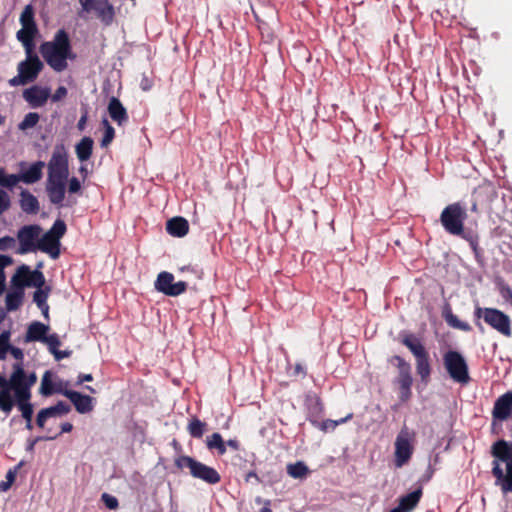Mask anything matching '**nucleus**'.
<instances>
[{"label":"nucleus","mask_w":512,"mask_h":512,"mask_svg":"<svg viewBox=\"0 0 512 512\" xmlns=\"http://www.w3.org/2000/svg\"><path fill=\"white\" fill-rule=\"evenodd\" d=\"M36 382V373L25 369L22 360L13 364L8 379L0 374V410L9 414L14 407L13 399L31 398V389Z\"/></svg>","instance_id":"nucleus-1"},{"label":"nucleus","mask_w":512,"mask_h":512,"mask_svg":"<svg viewBox=\"0 0 512 512\" xmlns=\"http://www.w3.org/2000/svg\"><path fill=\"white\" fill-rule=\"evenodd\" d=\"M69 176L68 153L64 145H57L48 162L46 191L50 201L60 204L65 198V189Z\"/></svg>","instance_id":"nucleus-2"},{"label":"nucleus","mask_w":512,"mask_h":512,"mask_svg":"<svg viewBox=\"0 0 512 512\" xmlns=\"http://www.w3.org/2000/svg\"><path fill=\"white\" fill-rule=\"evenodd\" d=\"M493 474L503 493L512 492V443L500 440L492 447Z\"/></svg>","instance_id":"nucleus-3"},{"label":"nucleus","mask_w":512,"mask_h":512,"mask_svg":"<svg viewBox=\"0 0 512 512\" xmlns=\"http://www.w3.org/2000/svg\"><path fill=\"white\" fill-rule=\"evenodd\" d=\"M40 53L47 64H66L67 60H75L68 33L64 29L56 32L52 41L40 46Z\"/></svg>","instance_id":"nucleus-4"},{"label":"nucleus","mask_w":512,"mask_h":512,"mask_svg":"<svg viewBox=\"0 0 512 512\" xmlns=\"http://www.w3.org/2000/svg\"><path fill=\"white\" fill-rule=\"evenodd\" d=\"M415 439V432L407 427H403L397 434L394 442V463L396 467L400 468L409 462L414 452Z\"/></svg>","instance_id":"nucleus-5"},{"label":"nucleus","mask_w":512,"mask_h":512,"mask_svg":"<svg viewBox=\"0 0 512 512\" xmlns=\"http://www.w3.org/2000/svg\"><path fill=\"white\" fill-rule=\"evenodd\" d=\"M66 232V225L62 220H57L49 231L40 235L38 250L56 259L60 255V239Z\"/></svg>","instance_id":"nucleus-6"},{"label":"nucleus","mask_w":512,"mask_h":512,"mask_svg":"<svg viewBox=\"0 0 512 512\" xmlns=\"http://www.w3.org/2000/svg\"><path fill=\"white\" fill-rule=\"evenodd\" d=\"M175 463L180 469H188L193 477L207 483L215 484L220 480V476L216 470L189 456H180L176 459Z\"/></svg>","instance_id":"nucleus-7"},{"label":"nucleus","mask_w":512,"mask_h":512,"mask_svg":"<svg viewBox=\"0 0 512 512\" xmlns=\"http://www.w3.org/2000/svg\"><path fill=\"white\" fill-rule=\"evenodd\" d=\"M78 2L81 6L79 15L94 13L103 25L110 26L113 23L115 9L109 0H78Z\"/></svg>","instance_id":"nucleus-8"},{"label":"nucleus","mask_w":512,"mask_h":512,"mask_svg":"<svg viewBox=\"0 0 512 512\" xmlns=\"http://www.w3.org/2000/svg\"><path fill=\"white\" fill-rule=\"evenodd\" d=\"M466 218L465 209L457 204L448 205L441 213V223L445 230L453 235H460L463 232V224Z\"/></svg>","instance_id":"nucleus-9"},{"label":"nucleus","mask_w":512,"mask_h":512,"mask_svg":"<svg viewBox=\"0 0 512 512\" xmlns=\"http://www.w3.org/2000/svg\"><path fill=\"white\" fill-rule=\"evenodd\" d=\"M45 278L39 269L31 270L27 265H21L11 278L12 286L39 288L44 286Z\"/></svg>","instance_id":"nucleus-10"},{"label":"nucleus","mask_w":512,"mask_h":512,"mask_svg":"<svg viewBox=\"0 0 512 512\" xmlns=\"http://www.w3.org/2000/svg\"><path fill=\"white\" fill-rule=\"evenodd\" d=\"M475 316L484 321L500 333L509 336L511 334L510 319L503 312L492 308L477 307Z\"/></svg>","instance_id":"nucleus-11"},{"label":"nucleus","mask_w":512,"mask_h":512,"mask_svg":"<svg viewBox=\"0 0 512 512\" xmlns=\"http://www.w3.org/2000/svg\"><path fill=\"white\" fill-rule=\"evenodd\" d=\"M42 233V229L38 225H27L19 229L17 239L19 247L18 254H26L38 250V240Z\"/></svg>","instance_id":"nucleus-12"},{"label":"nucleus","mask_w":512,"mask_h":512,"mask_svg":"<svg viewBox=\"0 0 512 512\" xmlns=\"http://www.w3.org/2000/svg\"><path fill=\"white\" fill-rule=\"evenodd\" d=\"M445 367L451 378L460 383L468 381L467 365L464 358L457 352L450 351L444 356Z\"/></svg>","instance_id":"nucleus-13"},{"label":"nucleus","mask_w":512,"mask_h":512,"mask_svg":"<svg viewBox=\"0 0 512 512\" xmlns=\"http://www.w3.org/2000/svg\"><path fill=\"white\" fill-rule=\"evenodd\" d=\"M155 289L167 296H178L185 292L187 284L184 281H175L174 276L169 272H161L155 281Z\"/></svg>","instance_id":"nucleus-14"},{"label":"nucleus","mask_w":512,"mask_h":512,"mask_svg":"<svg viewBox=\"0 0 512 512\" xmlns=\"http://www.w3.org/2000/svg\"><path fill=\"white\" fill-rule=\"evenodd\" d=\"M49 96L50 90L47 87L33 86L23 92V98L33 108L43 106Z\"/></svg>","instance_id":"nucleus-15"},{"label":"nucleus","mask_w":512,"mask_h":512,"mask_svg":"<svg viewBox=\"0 0 512 512\" xmlns=\"http://www.w3.org/2000/svg\"><path fill=\"white\" fill-rule=\"evenodd\" d=\"M70 407L64 402H58L55 406H51L39 411L37 415V424L43 428L50 418H58L69 413Z\"/></svg>","instance_id":"nucleus-16"},{"label":"nucleus","mask_w":512,"mask_h":512,"mask_svg":"<svg viewBox=\"0 0 512 512\" xmlns=\"http://www.w3.org/2000/svg\"><path fill=\"white\" fill-rule=\"evenodd\" d=\"M63 386V382L51 371H46L42 376L39 392L43 396H49L56 392L63 393Z\"/></svg>","instance_id":"nucleus-17"},{"label":"nucleus","mask_w":512,"mask_h":512,"mask_svg":"<svg viewBox=\"0 0 512 512\" xmlns=\"http://www.w3.org/2000/svg\"><path fill=\"white\" fill-rule=\"evenodd\" d=\"M63 394L71 400L76 410L81 413H88L93 410V398L87 395H82L75 391L66 390Z\"/></svg>","instance_id":"nucleus-18"},{"label":"nucleus","mask_w":512,"mask_h":512,"mask_svg":"<svg viewBox=\"0 0 512 512\" xmlns=\"http://www.w3.org/2000/svg\"><path fill=\"white\" fill-rule=\"evenodd\" d=\"M41 66H20L17 76L11 78L9 83L11 86L25 85L37 78Z\"/></svg>","instance_id":"nucleus-19"},{"label":"nucleus","mask_w":512,"mask_h":512,"mask_svg":"<svg viewBox=\"0 0 512 512\" xmlns=\"http://www.w3.org/2000/svg\"><path fill=\"white\" fill-rule=\"evenodd\" d=\"M9 353L17 360V362L23 360V351L10 345V332L4 331L0 334V359H6Z\"/></svg>","instance_id":"nucleus-20"},{"label":"nucleus","mask_w":512,"mask_h":512,"mask_svg":"<svg viewBox=\"0 0 512 512\" xmlns=\"http://www.w3.org/2000/svg\"><path fill=\"white\" fill-rule=\"evenodd\" d=\"M512 409V393H506L499 397L493 409V416L499 420H505L509 417Z\"/></svg>","instance_id":"nucleus-21"},{"label":"nucleus","mask_w":512,"mask_h":512,"mask_svg":"<svg viewBox=\"0 0 512 512\" xmlns=\"http://www.w3.org/2000/svg\"><path fill=\"white\" fill-rule=\"evenodd\" d=\"M45 164L38 161L31 164L26 170H23L20 175V180L26 184H33L39 181L42 177V171Z\"/></svg>","instance_id":"nucleus-22"},{"label":"nucleus","mask_w":512,"mask_h":512,"mask_svg":"<svg viewBox=\"0 0 512 512\" xmlns=\"http://www.w3.org/2000/svg\"><path fill=\"white\" fill-rule=\"evenodd\" d=\"M166 229L174 237H183L188 233L189 224L182 217H174L167 222Z\"/></svg>","instance_id":"nucleus-23"},{"label":"nucleus","mask_w":512,"mask_h":512,"mask_svg":"<svg viewBox=\"0 0 512 512\" xmlns=\"http://www.w3.org/2000/svg\"><path fill=\"white\" fill-rule=\"evenodd\" d=\"M398 384L400 388V398L403 401H407L411 395L412 378L409 374L408 365L404 364L401 370Z\"/></svg>","instance_id":"nucleus-24"},{"label":"nucleus","mask_w":512,"mask_h":512,"mask_svg":"<svg viewBox=\"0 0 512 512\" xmlns=\"http://www.w3.org/2000/svg\"><path fill=\"white\" fill-rule=\"evenodd\" d=\"M108 113L110 117L116 121L119 125L123 124L127 120V112L121 102L112 97L108 104Z\"/></svg>","instance_id":"nucleus-25"},{"label":"nucleus","mask_w":512,"mask_h":512,"mask_svg":"<svg viewBox=\"0 0 512 512\" xmlns=\"http://www.w3.org/2000/svg\"><path fill=\"white\" fill-rule=\"evenodd\" d=\"M94 141L90 137H83L75 146L77 158L81 162L87 161L93 151Z\"/></svg>","instance_id":"nucleus-26"},{"label":"nucleus","mask_w":512,"mask_h":512,"mask_svg":"<svg viewBox=\"0 0 512 512\" xmlns=\"http://www.w3.org/2000/svg\"><path fill=\"white\" fill-rule=\"evenodd\" d=\"M48 331L49 326L40 322H33L28 327L26 341L43 342L45 335L47 334Z\"/></svg>","instance_id":"nucleus-27"},{"label":"nucleus","mask_w":512,"mask_h":512,"mask_svg":"<svg viewBox=\"0 0 512 512\" xmlns=\"http://www.w3.org/2000/svg\"><path fill=\"white\" fill-rule=\"evenodd\" d=\"M24 298V290L18 286H12V289L6 295V308L9 311L18 309Z\"/></svg>","instance_id":"nucleus-28"},{"label":"nucleus","mask_w":512,"mask_h":512,"mask_svg":"<svg viewBox=\"0 0 512 512\" xmlns=\"http://www.w3.org/2000/svg\"><path fill=\"white\" fill-rule=\"evenodd\" d=\"M421 497V490H416L408 495L402 497L399 501L397 509H400L401 512H410L412 511L416 505L418 504Z\"/></svg>","instance_id":"nucleus-29"},{"label":"nucleus","mask_w":512,"mask_h":512,"mask_svg":"<svg viewBox=\"0 0 512 512\" xmlns=\"http://www.w3.org/2000/svg\"><path fill=\"white\" fill-rule=\"evenodd\" d=\"M49 294L48 288L39 287L34 293V302L41 310L44 317L48 318L49 306L47 304V298Z\"/></svg>","instance_id":"nucleus-30"},{"label":"nucleus","mask_w":512,"mask_h":512,"mask_svg":"<svg viewBox=\"0 0 512 512\" xmlns=\"http://www.w3.org/2000/svg\"><path fill=\"white\" fill-rule=\"evenodd\" d=\"M403 343L410 349L416 359L426 355L423 345L416 337L407 335L403 338Z\"/></svg>","instance_id":"nucleus-31"},{"label":"nucleus","mask_w":512,"mask_h":512,"mask_svg":"<svg viewBox=\"0 0 512 512\" xmlns=\"http://www.w3.org/2000/svg\"><path fill=\"white\" fill-rule=\"evenodd\" d=\"M14 405L18 407V409L21 411L22 417L27 421L30 422L33 415V406L30 402L31 398H17L13 399Z\"/></svg>","instance_id":"nucleus-32"},{"label":"nucleus","mask_w":512,"mask_h":512,"mask_svg":"<svg viewBox=\"0 0 512 512\" xmlns=\"http://www.w3.org/2000/svg\"><path fill=\"white\" fill-rule=\"evenodd\" d=\"M20 204L25 212L33 213L38 210V200L27 191L21 193Z\"/></svg>","instance_id":"nucleus-33"},{"label":"nucleus","mask_w":512,"mask_h":512,"mask_svg":"<svg viewBox=\"0 0 512 512\" xmlns=\"http://www.w3.org/2000/svg\"><path fill=\"white\" fill-rule=\"evenodd\" d=\"M443 316H444L446 322L448 323V325L455 329H459L462 331H469L471 329V327L468 323L461 321L449 309L444 311Z\"/></svg>","instance_id":"nucleus-34"},{"label":"nucleus","mask_w":512,"mask_h":512,"mask_svg":"<svg viewBox=\"0 0 512 512\" xmlns=\"http://www.w3.org/2000/svg\"><path fill=\"white\" fill-rule=\"evenodd\" d=\"M37 27H22L17 32V39L23 43L25 47H30L32 45L34 36L37 33Z\"/></svg>","instance_id":"nucleus-35"},{"label":"nucleus","mask_w":512,"mask_h":512,"mask_svg":"<svg viewBox=\"0 0 512 512\" xmlns=\"http://www.w3.org/2000/svg\"><path fill=\"white\" fill-rule=\"evenodd\" d=\"M34 15L33 6L31 4L26 5L20 15V23L22 27H37Z\"/></svg>","instance_id":"nucleus-36"},{"label":"nucleus","mask_w":512,"mask_h":512,"mask_svg":"<svg viewBox=\"0 0 512 512\" xmlns=\"http://www.w3.org/2000/svg\"><path fill=\"white\" fill-rule=\"evenodd\" d=\"M206 445L209 449H217L218 453L221 455L226 452V444L219 433H213L211 436L207 437Z\"/></svg>","instance_id":"nucleus-37"},{"label":"nucleus","mask_w":512,"mask_h":512,"mask_svg":"<svg viewBox=\"0 0 512 512\" xmlns=\"http://www.w3.org/2000/svg\"><path fill=\"white\" fill-rule=\"evenodd\" d=\"M287 473L294 479H303L308 475V468L304 463L297 462L287 466Z\"/></svg>","instance_id":"nucleus-38"},{"label":"nucleus","mask_w":512,"mask_h":512,"mask_svg":"<svg viewBox=\"0 0 512 512\" xmlns=\"http://www.w3.org/2000/svg\"><path fill=\"white\" fill-rule=\"evenodd\" d=\"M12 262L13 260L10 256L0 254V295L5 291L6 287V275L4 270L11 265Z\"/></svg>","instance_id":"nucleus-39"},{"label":"nucleus","mask_w":512,"mask_h":512,"mask_svg":"<svg viewBox=\"0 0 512 512\" xmlns=\"http://www.w3.org/2000/svg\"><path fill=\"white\" fill-rule=\"evenodd\" d=\"M417 360V373L423 381H426L430 375V366L427 358V354L419 357Z\"/></svg>","instance_id":"nucleus-40"},{"label":"nucleus","mask_w":512,"mask_h":512,"mask_svg":"<svg viewBox=\"0 0 512 512\" xmlns=\"http://www.w3.org/2000/svg\"><path fill=\"white\" fill-rule=\"evenodd\" d=\"M102 126H103V129H104V135H103V138L101 140V146L102 147H107L113 141V139H114L115 130L110 125V123L108 122L107 119H103L102 120Z\"/></svg>","instance_id":"nucleus-41"},{"label":"nucleus","mask_w":512,"mask_h":512,"mask_svg":"<svg viewBox=\"0 0 512 512\" xmlns=\"http://www.w3.org/2000/svg\"><path fill=\"white\" fill-rule=\"evenodd\" d=\"M20 466H21V464H19L14 469H10L7 472L6 480L0 482V492H6L7 490L10 489V487L12 486V484L14 483V481L16 479V476H17V473H18V470H19Z\"/></svg>","instance_id":"nucleus-42"},{"label":"nucleus","mask_w":512,"mask_h":512,"mask_svg":"<svg viewBox=\"0 0 512 512\" xmlns=\"http://www.w3.org/2000/svg\"><path fill=\"white\" fill-rule=\"evenodd\" d=\"M351 418V414L346 416L345 418H341L340 420H325L320 424V429L324 432L333 431L339 424L345 423L348 419Z\"/></svg>","instance_id":"nucleus-43"},{"label":"nucleus","mask_w":512,"mask_h":512,"mask_svg":"<svg viewBox=\"0 0 512 512\" xmlns=\"http://www.w3.org/2000/svg\"><path fill=\"white\" fill-rule=\"evenodd\" d=\"M205 424L198 419H193L188 426V430L193 437H201L204 433Z\"/></svg>","instance_id":"nucleus-44"},{"label":"nucleus","mask_w":512,"mask_h":512,"mask_svg":"<svg viewBox=\"0 0 512 512\" xmlns=\"http://www.w3.org/2000/svg\"><path fill=\"white\" fill-rule=\"evenodd\" d=\"M39 121V115L37 113H28L23 121L19 124V128L21 130H26V129H29V128H32L34 127L37 122Z\"/></svg>","instance_id":"nucleus-45"},{"label":"nucleus","mask_w":512,"mask_h":512,"mask_svg":"<svg viewBox=\"0 0 512 512\" xmlns=\"http://www.w3.org/2000/svg\"><path fill=\"white\" fill-rule=\"evenodd\" d=\"M16 248V240L11 236L0 237V251H9Z\"/></svg>","instance_id":"nucleus-46"},{"label":"nucleus","mask_w":512,"mask_h":512,"mask_svg":"<svg viewBox=\"0 0 512 512\" xmlns=\"http://www.w3.org/2000/svg\"><path fill=\"white\" fill-rule=\"evenodd\" d=\"M43 343H45L49 347L50 351L58 348L61 344L59 337L56 334H46Z\"/></svg>","instance_id":"nucleus-47"},{"label":"nucleus","mask_w":512,"mask_h":512,"mask_svg":"<svg viewBox=\"0 0 512 512\" xmlns=\"http://www.w3.org/2000/svg\"><path fill=\"white\" fill-rule=\"evenodd\" d=\"M102 500L107 508L113 509V510L118 508V500L116 497H114L110 494L104 493L102 495Z\"/></svg>","instance_id":"nucleus-48"},{"label":"nucleus","mask_w":512,"mask_h":512,"mask_svg":"<svg viewBox=\"0 0 512 512\" xmlns=\"http://www.w3.org/2000/svg\"><path fill=\"white\" fill-rule=\"evenodd\" d=\"M20 179V175L8 174L6 177V181L3 184V187L12 188L21 181Z\"/></svg>","instance_id":"nucleus-49"},{"label":"nucleus","mask_w":512,"mask_h":512,"mask_svg":"<svg viewBox=\"0 0 512 512\" xmlns=\"http://www.w3.org/2000/svg\"><path fill=\"white\" fill-rule=\"evenodd\" d=\"M10 204L9 197L6 192L0 190V214L8 209Z\"/></svg>","instance_id":"nucleus-50"},{"label":"nucleus","mask_w":512,"mask_h":512,"mask_svg":"<svg viewBox=\"0 0 512 512\" xmlns=\"http://www.w3.org/2000/svg\"><path fill=\"white\" fill-rule=\"evenodd\" d=\"M81 188V183L80 181L75 178V177H72L69 182H68V190L70 193H76L80 190Z\"/></svg>","instance_id":"nucleus-51"},{"label":"nucleus","mask_w":512,"mask_h":512,"mask_svg":"<svg viewBox=\"0 0 512 512\" xmlns=\"http://www.w3.org/2000/svg\"><path fill=\"white\" fill-rule=\"evenodd\" d=\"M67 94V90L65 87H59L56 92L52 96L53 101H59L63 99Z\"/></svg>","instance_id":"nucleus-52"},{"label":"nucleus","mask_w":512,"mask_h":512,"mask_svg":"<svg viewBox=\"0 0 512 512\" xmlns=\"http://www.w3.org/2000/svg\"><path fill=\"white\" fill-rule=\"evenodd\" d=\"M501 296L506 300L509 301L512 304V289L509 287H501L500 290Z\"/></svg>","instance_id":"nucleus-53"},{"label":"nucleus","mask_w":512,"mask_h":512,"mask_svg":"<svg viewBox=\"0 0 512 512\" xmlns=\"http://www.w3.org/2000/svg\"><path fill=\"white\" fill-rule=\"evenodd\" d=\"M140 86L144 91H147L152 87V80L148 76H143Z\"/></svg>","instance_id":"nucleus-54"},{"label":"nucleus","mask_w":512,"mask_h":512,"mask_svg":"<svg viewBox=\"0 0 512 512\" xmlns=\"http://www.w3.org/2000/svg\"><path fill=\"white\" fill-rule=\"evenodd\" d=\"M57 360L63 359L69 356L68 352L59 351L57 348L50 351Z\"/></svg>","instance_id":"nucleus-55"},{"label":"nucleus","mask_w":512,"mask_h":512,"mask_svg":"<svg viewBox=\"0 0 512 512\" xmlns=\"http://www.w3.org/2000/svg\"><path fill=\"white\" fill-rule=\"evenodd\" d=\"M19 64H37V65H40V64H43L39 58L37 56H35L34 58H27L26 60H23L21 61Z\"/></svg>","instance_id":"nucleus-56"},{"label":"nucleus","mask_w":512,"mask_h":512,"mask_svg":"<svg viewBox=\"0 0 512 512\" xmlns=\"http://www.w3.org/2000/svg\"><path fill=\"white\" fill-rule=\"evenodd\" d=\"M73 429V425L70 422H64L61 424V433H69Z\"/></svg>","instance_id":"nucleus-57"},{"label":"nucleus","mask_w":512,"mask_h":512,"mask_svg":"<svg viewBox=\"0 0 512 512\" xmlns=\"http://www.w3.org/2000/svg\"><path fill=\"white\" fill-rule=\"evenodd\" d=\"M86 122H87V116H86V115H83V116L80 118V120H79V122H78V124H77V126H78L79 130H83V129L85 128V126H86Z\"/></svg>","instance_id":"nucleus-58"},{"label":"nucleus","mask_w":512,"mask_h":512,"mask_svg":"<svg viewBox=\"0 0 512 512\" xmlns=\"http://www.w3.org/2000/svg\"><path fill=\"white\" fill-rule=\"evenodd\" d=\"M92 380H93V377L91 374H83V375L79 376L78 382L82 383L85 381H92Z\"/></svg>","instance_id":"nucleus-59"},{"label":"nucleus","mask_w":512,"mask_h":512,"mask_svg":"<svg viewBox=\"0 0 512 512\" xmlns=\"http://www.w3.org/2000/svg\"><path fill=\"white\" fill-rule=\"evenodd\" d=\"M40 439H41V438H39V437H38V438H36V439H34V440L29 441V442H28V444H27V448H26V449H27V451H30V452H31V451H33L35 444H36V443H37V441H39Z\"/></svg>","instance_id":"nucleus-60"},{"label":"nucleus","mask_w":512,"mask_h":512,"mask_svg":"<svg viewBox=\"0 0 512 512\" xmlns=\"http://www.w3.org/2000/svg\"><path fill=\"white\" fill-rule=\"evenodd\" d=\"M8 174L4 171L3 168H0V186H3L4 182L6 181V177Z\"/></svg>","instance_id":"nucleus-61"},{"label":"nucleus","mask_w":512,"mask_h":512,"mask_svg":"<svg viewBox=\"0 0 512 512\" xmlns=\"http://www.w3.org/2000/svg\"><path fill=\"white\" fill-rule=\"evenodd\" d=\"M79 173L82 175V177L85 179L88 175V170L86 168V165H81L79 168Z\"/></svg>","instance_id":"nucleus-62"},{"label":"nucleus","mask_w":512,"mask_h":512,"mask_svg":"<svg viewBox=\"0 0 512 512\" xmlns=\"http://www.w3.org/2000/svg\"><path fill=\"white\" fill-rule=\"evenodd\" d=\"M229 447H231L234 450L238 449V442L236 440H229L227 443H225Z\"/></svg>","instance_id":"nucleus-63"},{"label":"nucleus","mask_w":512,"mask_h":512,"mask_svg":"<svg viewBox=\"0 0 512 512\" xmlns=\"http://www.w3.org/2000/svg\"><path fill=\"white\" fill-rule=\"evenodd\" d=\"M259 512H272L270 507H269V502L268 501L265 502V506Z\"/></svg>","instance_id":"nucleus-64"}]
</instances>
